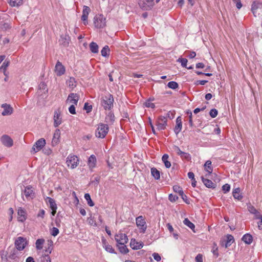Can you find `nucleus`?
<instances>
[{
    "instance_id": "obj_1",
    "label": "nucleus",
    "mask_w": 262,
    "mask_h": 262,
    "mask_svg": "<svg viewBox=\"0 0 262 262\" xmlns=\"http://www.w3.org/2000/svg\"><path fill=\"white\" fill-rule=\"evenodd\" d=\"M114 98L112 95L108 94L103 97L101 99V104L105 110H111L113 106Z\"/></svg>"
},
{
    "instance_id": "obj_2",
    "label": "nucleus",
    "mask_w": 262,
    "mask_h": 262,
    "mask_svg": "<svg viewBox=\"0 0 262 262\" xmlns=\"http://www.w3.org/2000/svg\"><path fill=\"white\" fill-rule=\"evenodd\" d=\"M108 126L107 124L100 123L96 130V137L99 138H104L108 132Z\"/></svg>"
},
{
    "instance_id": "obj_3",
    "label": "nucleus",
    "mask_w": 262,
    "mask_h": 262,
    "mask_svg": "<svg viewBox=\"0 0 262 262\" xmlns=\"http://www.w3.org/2000/svg\"><path fill=\"white\" fill-rule=\"evenodd\" d=\"M66 163L68 167L74 169L78 165L79 160L77 156L70 155L67 158Z\"/></svg>"
},
{
    "instance_id": "obj_4",
    "label": "nucleus",
    "mask_w": 262,
    "mask_h": 262,
    "mask_svg": "<svg viewBox=\"0 0 262 262\" xmlns=\"http://www.w3.org/2000/svg\"><path fill=\"white\" fill-rule=\"evenodd\" d=\"M106 18L103 17L102 14L96 16L94 17V23L97 28H102L105 26Z\"/></svg>"
},
{
    "instance_id": "obj_5",
    "label": "nucleus",
    "mask_w": 262,
    "mask_h": 262,
    "mask_svg": "<svg viewBox=\"0 0 262 262\" xmlns=\"http://www.w3.org/2000/svg\"><path fill=\"white\" fill-rule=\"evenodd\" d=\"M46 140L43 138H40L33 145L32 150L34 151V153H36L39 150H40L46 145Z\"/></svg>"
},
{
    "instance_id": "obj_6",
    "label": "nucleus",
    "mask_w": 262,
    "mask_h": 262,
    "mask_svg": "<svg viewBox=\"0 0 262 262\" xmlns=\"http://www.w3.org/2000/svg\"><path fill=\"white\" fill-rule=\"evenodd\" d=\"M27 245L26 239L23 237L19 236L15 241V246L17 250H23Z\"/></svg>"
},
{
    "instance_id": "obj_7",
    "label": "nucleus",
    "mask_w": 262,
    "mask_h": 262,
    "mask_svg": "<svg viewBox=\"0 0 262 262\" xmlns=\"http://www.w3.org/2000/svg\"><path fill=\"white\" fill-rule=\"evenodd\" d=\"M136 224L140 230V232L144 233L146 229V222L142 216H139L136 218Z\"/></svg>"
},
{
    "instance_id": "obj_8",
    "label": "nucleus",
    "mask_w": 262,
    "mask_h": 262,
    "mask_svg": "<svg viewBox=\"0 0 262 262\" xmlns=\"http://www.w3.org/2000/svg\"><path fill=\"white\" fill-rule=\"evenodd\" d=\"M79 98L80 97L78 94L71 93L69 95L66 100V103H71L74 105H77Z\"/></svg>"
},
{
    "instance_id": "obj_9",
    "label": "nucleus",
    "mask_w": 262,
    "mask_h": 262,
    "mask_svg": "<svg viewBox=\"0 0 262 262\" xmlns=\"http://www.w3.org/2000/svg\"><path fill=\"white\" fill-rule=\"evenodd\" d=\"M54 126L58 127L62 123V118L61 117V111L59 109L55 111L54 113Z\"/></svg>"
},
{
    "instance_id": "obj_10",
    "label": "nucleus",
    "mask_w": 262,
    "mask_h": 262,
    "mask_svg": "<svg viewBox=\"0 0 262 262\" xmlns=\"http://www.w3.org/2000/svg\"><path fill=\"white\" fill-rule=\"evenodd\" d=\"M1 140L2 144L6 147H10L13 145V140L8 135H3Z\"/></svg>"
},
{
    "instance_id": "obj_11",
    "label": "nucleus",
    "mask_w": 262,
    "mask_h": 262,
    "mask_svg": "<svg viewBox=\"0 0 262 262\" xmlns=\"http://www.w3.org/2000/svg\"><path fill=\"white\" fill-rule=\"evenodd\" d=\"M55 72L58 76H60L63 75L66 72L65 67L59 61H57L56 62L55 67Z\"/></svg>"
},
{
    "instance_id": "obj_12",
    "label": "nucleus",
    "mask_w": 262,
    "mask_h": 262,
    "mask_svg": "<svg viewBox=\"0 0 262 262\" xmlns=\"http://www.w3.org/2000/svg\"><path fill=\"white\" fill-rule=\"evenodd\" d=\"M90 12L91 9L90 7L86 6H84L81 19L84 25L88 24V15Z\"/></svg>"
},
{
    "instance_id": "obj_13",
    "label": "nucleus",
    "mask_w": 262,
    "mask_h": 262,
    "mask_svg": "<svg viewBox=\"0 0 262 262\" xmlns=\"http://www.w3.org/2000/svg\"><path fill=\"white\" fill-rule=\"evenodd\" d=\"M115 239L117 242V244H119V243L126 244L128 242L127 236L124 233L116 234L115 236Z\"/></svg>"
},
{
    "instance_id": "obj_14",
    "label": "nucleus",
    "mask_w": 262,
    "mask_h": 262,
    "mask_svg": "<svg viewBox=\"0 0 262 262\" xmlns=\"http://www.w3.org/2000/svg\"><path fill=\"white\" fill-rule=\"evenodd\" d=\"M167 119L165 117H161L157 122V128L159 130H163L166 128Z\"/></svg>"
},
{
    "instance_id": "obj_15",
    "label": "nucleus",
    "mask_w": 262,
    "mask_h": 262,
    "mask_svg": "<svg viewBox=\"0 0 262 262\" xmlns=\"http://www.w3.org/2000/svg\"><path fill=\"white\" fill-rule=\"evenodd\" d=\"M2 107L4 108V111L2 113L3 116L10 115L12 114L13 109L10 105L4 103L2 105Z\"/></svg>"
},
{
    "instance_id": "obj_16",
    "label": "nucleus",
    "mask_w": 262,
    "mask_h": 262,
    "mask_svg": "<svg viewBox=\"0 0 262 262\" xmlns=\"http://www.w3.org/2000/svg\"><path fill=\"white\" fill-rule=\"evenodd\" d=\"M234 242V237L232 235L228 234L227 235L226 239L221 242V245L225 246V248L229 247Z\"/></svg>"
},
{
    "instance_id": "obj_17",
    "label": "nucleus",
    "mask_w": 262,
    "mask_h": 262,
    "mask_svg": "<svg viewBox=\"0 0 262 262\" xmlns=\"http://www.w3.org/2000/svg\"><path fill=\"white\" fill-rule=\"evenodd\" d=\"M60 130L59 129H56L55 131V133L53 135V137L52 141V144L53 146H55L60 141Z\"/></svg>"
},
{
    "instance_id": "obj_18",
    "label": "nucleus",
    "mask_w": 262,
    "mask_h": 262,
    "mask_svg": "<svg viewBox=\"0 0 262 262\" xmlns=\"http://www.w3.org/2000/svg\"><path fill=\"white\" fill-rule=\"evenodd\" d=\"M143 246L142 242H137L135 239H131L130 243V247L134 250H138L141 249Z\"/></svg>"
},
{
    "instance_id": "obj_19",
    "label": "nucleus",
    "mask_w": 262,
    "mask_h": 262,
    "mask_svg": "<svg viewBox=\"0 0 262 262\" xmlns=\"http://www.w3.org/2000/svg\"><path fill=\"white\" fill-rule=\"evenodd\" d=\"M208 178V177H206ZM201 179L204 183V184L206 186V187L209 188H215L216 187V184L213 183L212 181L208 179V178H205L203 176L201 177Z\"/></svg>"
},
{
    "instance_id": "obj_20",
    "label": "nucleus",
    "mask_w": 262,
    "mask_h": 262,
    "mask_svg": "<svg viewBox=\"0 0 262 262\" xmlns=\"http://www.w3.org/2000/svg\"><path fill=\"white\" fill-rule=\"evenodd\" d=\"M32 187L31 186H27L25 187L24 191V194L27 199H33L34 195Z\"/></svg>"
},
{
    "instance_id": "obj_21",
    "label": "nucleus",
    "mask_w": 262,
    "mask_h": 262,
    "mask_svg": "<svg viewBox=\"0 0 262 262\" xmlns=\"http://www.w3.org/2000/svg\"><path fill=\"white\" fill-rule=\"evenodd\" d=\"M18 221L24 222L26 220V212L24 209L20 208L18 210Z\"/></svg>"
},
{
    "instance_id": "obj_22",
    "label": "nucleus",
    "mask_w": 262,
    "mask_h": 262,
    "mask_svg": "<svg viewBox=\"0 0 262 262\" xmlns=\"http://www.w3.org/2000/svg\"><path fill=\"white\" fill-rule=\"evenodd\" d=\"M204 166L205 167V170L207 172H208V174H206L205 175V177H208V176L209 174H210L212 172V171H213V168L211 166V161H210V160L207 161L205 162Z\"/></svg>"
},
{
    "instance_id": "obj_23",
    "label": "nucleus",
    "mask_w": 262,
    "mask_h": 262,
    "mask_svg": "<svg viewBox=\"0 0 262 262\" xmlns=\"http://www.w3.org/2000/svg\"><path fill=\"white\" fill-rule=\"evenodd\" d=\"M125 244H122V243H119V244H117V246L120 252L123 254H125L128 252V249Z\"/></svg>"
},
{
    "instance_id": "obj_24",
    "label": "nucleus",
    "mask_w": 262,
    "mask_h": 262,
    "mask_svg": "<svg viewBox=\"0 0 262 262\" xmlns=\"http://www.w3.org/2000/svg\"><path fill=\"white\" fill-rule=\"evenodd\" d=\"M105 121L110 124H112L115 121V116L112 112L108 113L105 118Z\"/></svg>"
},
{
    "instance_id": "obj_25",
    "label": "nucleus",
    "mask_w": 262,
    "mask_h": 262,
    "mask_svg": "<svg viewBox=\"0 0 262 262\" xmlns=\"http://www.w3.org/2000/svg\"><path fill=\"white\" fill-rule=\"evenodd\" d=\"M96 163V158L94 155H92L88 159V165L91 168L95 167Z\"/></svg>"
},
{
    "instance_id": "obj_26",
    "label": "nucleus",
    "mask_w": 262,
    "mask_h": 262,
    "mask_svg": "<svg viewBox=\"0 0 262 262\" xmlns=\"http://www.w3.org/2000/svg\"><path fill=\"white\" fill-rule=\"evenodd\" d=\"M242 239L246 244L249 245L251 244L253 241V237L251 234L247 233L243 236Z\"/></svg>"
},
{
    "instance_id": "obj_27",
    "label": "nucleus",
    "mask_w": 262,
    "mask_h": 262,
    "mask_svg": "<svg viewBox=\"0 0 262 262\" xmlns=\"http://www.w3.org/2000/svg\"><path fill=\"white\" fill-rule=\"evenodd\" d=\"M102 243L104 245L103 246L105 248V249L106 250V251L111 253L116 254V252L115 251V250L112 247V246L108 244H107V243L105 240H102Z\"/></svg>"
},
{
    "instance_id": "obj_28",
    "label": "nucleus",
    "mask_w": 262,
    "mask_h": 262,
    "mask_svg": "<svg viewBox=\"0 0 262 262\" xmlns=\"http://www.w3.org/2000/svg\"><path fill=\"white\" fill-rule=\"evenodd\" d=\"M240 188H236L233 190V196L235 199L241 200L243 198V196L240 193Z\"/></svg>"
},
{
    "instance_id": "obj_29",
    "label": "nucleus",
    "mask_w": 262,
    "mask_h": 262,
    "mask_svg": "<svg viewBox=\"0 0 262 262\" xmlns=\"http://www.w3.org/2000/svg\"><path fill=\"white\" fill-rule=\"evenodd\" d=\"M151 174L156 180H159L160 178V171L155 167L151 168Z\"/></svg>"
},
{
    "instance_id": "obj_30",
    "label": "nucleus",
    "mask_w": 262,
    "mask_h": 262,
    "mask_svg": "<svg viewBox=\"0 0 262 262\" xmlns=\"http://www.w3.org/2000/svg\"><path fill=\"white\" fill-rule=\"evenodd\" d=\"M47 200H48L51 209L57 210V207L55 201L50 197H47Z\"/></svg>"
},
{
    "instance_id": "obj_31",
    "label": "nucleus",
    "mask_w": 262,
    "mask_h": 262,
    "mask_svg": "<svg viewBox=\"0 0 262 262\" xmlns=\"http://www.w3.org/2000/svg\"><path fill=\"white\" fill-rule=\"evenodd\" d=\"M9 4L11 7H18L23 3V0H9Z\"/></svg>"
},
{
    "instance_id": "obj_32",
    "label": "nucleus",
    "mask_w": 262,
    "mask_h": 262,
    "mask_svg": "<svg viewBox=\"0 0 262 262\" xmlns=\"http://www.w3.org/2000/svg\"><path fill=\"white\" fill-rule=\"evenodd\" d=\"M98 45L94 42H92L90 44V49L91 51L93 53H97L98 52Z\"/></svg>"
},
{
    "instance_id": "obj_33",
    "label": "nucleus",
    "mask_w": 262,
    "mask_h": 262,
    "mask_svg": "<svg viewBox=\"0 0 262 262\" xmlns=\"http://www.w3.org/2000/svg\"><path fill=\"white\" fill-rule=\"evenodd\" d=\"M168 157L169 156L167 154H164L162 158V161L167 168H169L171 166L170 162L168 161Z\"/></svg>"
},
{
    "instance_id": "obj_34",
    "label": "nucleus",
    "mask_w": 262,
    "mask_h": 262,
    "mask_svg": "<svg viewBox=\"0 0 262 262\" xmlns=\"http://www.w3.org/2000/svg\"><path fill=\"white\" fill-rule=\"evenodd\" d=\"M38 262H51V258L49 254H45L39 257Z\"/></svg>"
},
{
    "instance_id": "obj_35",
    "label": "nucleus",
    "mask_w": 262,
    "mask_h": 262,
    "mask_svg": "<svg viewBox=\"0 0 262 262\" xmlns=\"http://www.w3.org/2000/svg\"><path fill=\"white\" fill-rule=\"evenodd\" d=\"M45 239L43 238H39L36 240L35 242L36 248L37 250H41L42 249L43 244L45 243Z\"/></svg>"
},
{
    "instance_id": "obj_36",
    "label": "nucleus",
    "mask_w": 262,
    "mask_h": 262,
    "mask_svg": "<svg viewBox=\"0 0 262 262\" xmlns=\"http://www.w3.org/2000/svg\"><path fill=\"white\" fill-rule=\"evenodd\" d=\"M110 49L108 46H105L101 50V55L103 57H108L110 53Z\"/></svg>"
},
{
    "instance_id": "obj_37",
    "label": "nucleus",
    "mask_w": 262,
    "mask_h": 262,
    "mask_svg": "<svg viewBox=\"0 0 262 262\" xmlns=\"http://www.w3.org/2000/svg\"><path fill=\"white\" fill-rule=\"evenodd\" d=\"M184 224L189 227L191 230H192L194 232V229L195 228V225L191 222L187 218H186L183 221Z\"/></svg>"
},
{
    "instance_id": "obj_38",
    "label": "nucleus",
    "mask_w": 262,
    "mask_h": 262,
    "mask_svg": "<svg viewBox=\"0 0 262 262\" xmlns=\"http://www.w3.org/2000/svg\"><path fill=\"white\" fill-rule=\"evenodd\" d=\"M84 198L86 200L87 203L90 206L93 207L94 206V203L92 200L91 196L89 193H85L84 194Z\"/></svg>"
},
{
    "instance_id": "obj_39",
    "label": "nucleus",
    "mask_w": 262,
    "mask_h": 262,
    "mask_svg": "<svg viewBox=\"0 0 262 262\" xmlns=\"http://www.w3.org/2000/svg\"><path fill=\"white\" fill-rule=\"evenodd\" d=\"M147 0H140L138 4L140 7L143 10H147Z\"/></svg>"
},
{
    "instance_id": "obj_40",
    "label": "nucleus",
    "mask_w": 262,
    "mask_h": 262,
    "mask_svg": "<svg viewBox=\"0 0 262 262\" xmlns=\"http://www.w3.org/2000/svg\"><path fill=\"white\" fill-rule=\"evenodd\" d=\"M9 64L10 61L8 60L7 59L5 60L3 62L2 66L1 67V69L3 71L4 73H5L7 68L9 66ZM4 74H5V73H4Z\"/></svg>"
},
{
    "instance_id": "obj_41",
    "label": "nucleus",
    "mask_w": 262,
    "mask_h": 262,
    "mask_svg": "<svg viewBox=\"0 0 262 262\" xmlns=\"http://www.w3.org/2000/svg\"><path fill=\"white\" fill-rule=\"evenodd\" d=\"M167 86L169 88L174 90L178 88L179 85L177 82L172 81L168 83Z\"/></svg>"
},
{
    "instance_id": "obj_42",
    "label": "nucleus",
    "mask_w": 262,
    "mask_h": 262,
    "mask_svg": "<svg viewBox=\"0 0 262 262\" xmlns=\"http://www.w3.org/2000/svg\"><path fill=\"white\" fill-rule=\"evenodd\" d=\"M177 62H180L183 67L187 68V63L188 60L186 58H179L177 60Z\"/></svg>"
},
{
    "instance_id": "obj_43",
    "label": "nucleus",
    "mask_w": 262,
    "mask_h": 262,
    "mask_svg": "<svg viewBox=\"0 0 262 262\" xmlns=\"http://www.w3.org/2000/svg\"><path fill=\"white\" fill-rule=\"evenodd\" d=\"M182 127V124L180 123H176V125L174 128V132L176 135H178L181 130Z\"/></svg>"
},
{
    "instance_id": "obj_44",
    "label": "nucleus",
    "mask_w": 262,
    "mask_h": 262,
    "mask_svg": "<svg viewBox=\"0 0 262 262\" xmlns=\"http://www.w3.org/2000/svg\"><path fill=\"white\" fill-rule=\"evenodd\" d=\"M173 190L175 192H177L180 195L183 193V191L182 188L180 187L179 186L174 185L173 186Z\"/></svg>"
},
{
    "instance_id": "obj_45",
    "label": "nucleus",
    "mask_w": 262,
    "mask_h": 262,
    "mask_svg": "<svg viewBox=\"0 0 262 262\" xmlns=\"http://www.w3.org/2000/svg\"><path fill=\"white\" fill-rule=\"evenodd\" d=\"M0 26L2 29L5 30L10 28L9 24L8 23L5 22L4 20H1V19H0Z\"/></svg>"
},
{
    "instance_id": "obj_46",
    "label": "nucleus",
    "mask_w": 262,
    "mask_h": 262,
    "mask_svg": "<svg viewBox=\"0 0 262 262\" xmlns=\"http://www.w3.org/2000/svg\"><path fill=\"white\" fill-rule=\"evenodd\" d=\"M59 233V230L56 227H53L51 229V231H50V234L53 236H57Z\"/></svg>"
},
{
    "instance_id": "obj_47",
    "label": "nucleus",
    "mask_w": 262,
    "mask_h": 262,
    "mask_svg": "<svg viewBox=\"0 0 262 262\" xmlns=\"http://www.w3.org/2000/svg\"><path fill=\"white\" fill-rule=\"evenodd\" d=\"M83 109L86 111L87 113H89L92 111V105H89L88 102L84 103Z\"/></svg>"
},
{
    "instance_id": "obj_48",
    "label": "nucleus",
    "mask_w": 262,
    "mask_h": 262,
    "mask_svg": "<svg viewBox=\"0 0 262 262\" xmlns=\"http://www.w3.org/2000/svg\"><path fill=\"white\" fill-rule=\"evenodd\" d=\"M68 81L70 87L74 88L76 86V81L74 77H70Z\"/></svg>"
},
{
    "instance_id": "obj_49",
    "label": "nucleus",
    "mask_w": 262,
    "mask_h": 262,
    "mask_svg": "<svg viewBox=\"0 0 262 262\" xmlns=\"http://www.w3.org/2000/svg\"><path fill=\"white\" fill-rule=\"evenodd\" d=\"M249 211L252 214H256L258 213V211L255 208V207L252 205H249L248 207Z\"/></svg>"
},
{
    "instance_id": "obj_50",
    "label": "nucleus",
    "mask_w": 262,
    "mask_h": 262,
    "mask_svg": "<svg viewBox=\"0 0 262 262\" xmlns=\"http://www.w3.org/2000/svg\"><path fill=\"white\" fill-rule=\"evenodd\" d=\"M218 112L215 108L211 109L209 112V115L212 118H215L217 116Z\"/></svg>"
},
{
    "instance_id": "obj_51",
    "label": "nucleus",
    "mask_w": 262,
    "mask_h": 262,
    "mask_svg": "<svg viewBox=\"0 0 262 262\" xmlns=\"http://www.w3.org/2000/svg\"><path fill=\"white\" fill-rule=\"evenodd\" d=\"M16 252V250L15 248H13V252L12 253H11L8 256L9 258L11 259H15V258L17 257V256H16V253H15Z\"/></svg>"
},
{
    "instance_id": "obj_52",
    "label": "nucleus",
    "mask_w": 262,
    "mask_h": 262,
    "mask_svg": "<svg viewBox=\"0 0 262 262\" xmlns=\"http://www.w3.org/2000/svg\"><path fill=\"white\" fill-rule=\"evenodd\" d=\"M257 8H258L257 5L255 2H254L253 3V4L252 5L251 10L255 16H256V10L257 9Z\"/></svg>"
},
{
    "instance_id": "obj_53",
    "label": "nucleus",
    "mask_w": 262,
    "mask_h": 262,
    "mask_svg": "<svg viewBox=\"0 0 262 262\" xmlns=\"http://www.w3.org/2000/svg\"><path fill=\"white\" fill-rule=\"evenodd\" d=\"M180 156L181 158L186 159L187 160H189L191 159L190 154L185 152H183L182 155H180Z\"/></svg>"
},
{
    "instance_id": "obj_54",
    "label": "nucleus",
    "mask_w": 262,
    "mask_h": 262,
    "mask_svg": "<svg viewBox=\"0 0 262 262\" xmlns=\"http://www.w3.org/2000/svg\"><path fill=\"white\" fill-rule=\"evenodd\" d=\"M230 189V186L228 184H225L222 186V190L224 191V193L229 191Z\"/></svg>"
},
{
    "instance_id": "obj_55",
    "label": "nucleus",
    "mask_w": 262,
    "mask_h": 262,
    "mask_svg": "<svg viewBox=\"0 0 262 262\" xmlns=\"http://www.w3.org/2000/svg\"><path fill=\"white\" fill-rule=\"evenodd\" d=\"M42 152L46 155H50L52 154V150L49 147H45L42 150Z\"/></svg>"
},
{
    "instance_id": "obj_56",
    "label": "nucleus",
    "mask_w": 262,
    "mask_h": 262,
    "mask_svg": "<svg viewBox=\"0 0 262 262\" xmlns=\"http://www.w3.org/2000/svg\"><path fill=\"white\" fill-rule=\"evenodd\" d=\"M168 199L171 202H175L178 199V196L172 194H170L168 196Z\"/></svg>"
},
{
    "instance_id": "obj_57",
    "label": "nucleus",
    "mask_w": 262,
    "mask_h": 262,
    "mask_svg": "<svg viewBox=\"0 0 262 262\" xmlns=\"http://www.w3.org/2000/svg\"><path fill=\"white\" fill-rule=\"evenodd\" d=\"M69 112L73 115L76 114V110H75V105L72 104L69 107Z\"/></svg>"
},
{
    "instance_id": "obj_58",
    "label": "nucleus",
    "mask_w": 262,
    "mask_h": 262,
    "mask_svg": "<svg viewBox=\"0 0 262 262\" xmlns=\"http://www.w3.org/2000/svg\"><path fill=\"white\" fill-rule=\"evenodd\" d=\"M173 149L174 151H176V152L179 156H180L181 155H182V152H183V151H181V149H180V148L176 145H174L173 147Z\"/></svg>"
},
{
    "instance_id": "obj_59",
    "label": "nucleus",
    "mask_w": 262,
    "mask_h": 262,
    "mask_svg": "<svg viewBox=\"0 0 262 262\" xmlns=\"http://www.w3.org/2000/svg\"><path fill=\"white\" fill-rule=\"evenodd\" d=\"M233 2L236 3V8L238 9H241L242 7V4L241 3V0H232Z\"/></svg>"
},
{
    "instance_id": "obj_60",
    "label": "nucleus",
    "mask_w": 262,
    "mask_h": 262,
    "mask_svg": "<svg viewBox=\"0 0 262 262\" xmlns=\"http://www.w3.org/2000/svg\"><path fill=\"white\" fill-rule=\"evenodd\" d=\"M152 256L154 257V258L157 261H159L161 260V256L160 255L157 253H154L152 254Z\"/></svg>"
},
{
    "instance_id": "obj_61",
    "label": "nucleus",
    "mask_w": 262,
    "mask_h": 262,
    "mask_svg": "<svg viewBox=\"0 0 262 262\" xmlns=\"http://www.w3.org/2000/svg\"><path fill=\"white\" fill-rule=\"evenodd\" d=\"M196 262H203V255L201 254H199L196 255L195 258Z\"/></svg>"
},
{
    "instance_id": "obj_62",
    "label": "nucleus",
    "mask_w": 262,
    "mask_h": 262,
    "mask_svg": "<svg viewBox=\"0 0 262 262\" xmlns=\"http://www.w3.org/2000/svg\"><path fill=\"white\" fill-rule=\"evenodd\" d=\"M181 196V198L182 199H183V200L187 204H190V202L188 200V199H187V196L184 194V192L180 195Z\"/></svg>"
},
{
    "instance_id": "obj_63",
    "label": "nucleus",
    "mask_w": 262,
    "mask_h": 262,
    "mask_svg": "<svg viewBox=\"0 0 262 262\" xmlns=\"http://www.w3.org/2000/svg\"><path fill=\"white\" fill-rule=\"evenodd\" d=\"M61 43L62 45H63V46L67 47L69 45V41L66 38L61 37Z\"/></svg>"
},
{
    "instance_id": "obj_64",
    "label": "nucleus",
    "mask_w": 262,
    "mask_h": 262,
    "mask_svg": "<svg viewBox=\"0 0 262 262\" xmlns=\"http://www.w3.org/2000/svg\"><path fill=\"white\" fill-rule=\"evenodd\" d=\"M257 219H260V221L258 223V226L259 229H262V215H259L257 216Z\"/></svg>"
}]
</instances>
